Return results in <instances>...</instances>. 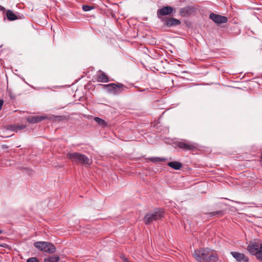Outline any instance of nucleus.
<instances>
[{
  "label": "nucleus",
  "mask_w": 262,
  "mask_h": 262,
  "mask_svg": "<svg viewBox=\"0 0 262 262\" xmlns=\"http://www.w3.org/2000/svg\"><path fill=\"white\" fill-rule=\"evenodd\" d=\"M193 256L198 262H217L218 254L208 248L195 250Z\"/></svg>",
  "instance_id": "f257e3e1"
},
{
  "label": "nucleus",
  "mask_w": 262,
  "mask_h": 262,
  "mask_svg": "<svg viewBox=\"0 0 262 262\" xmlns=\"http://www.w3.org/2000/svg\"><path fill=\"white\" fill-rule=\"evenodd\" d=\"M67 158L76 164H81L84 165H91L92 163V160L87 156L77 152H69L67 155Z\"/></svg>",
  "instance_id": "f03ea898"
},
{
  "label": "nucleus",
  "mask_w": 262,
  "mask_h": 262,
  "mask_svg": "<svg viewBox=\"0 0 262 262\" xmlns=\"http://www.w3.org/2000/svg\"><path fill=\"white\" fill-rule=\"evenodd\" d=\"M110 94L118 95L124 91L127 87L121 83H111L107 84H100Z\"/></svg>",
  "instance_id": "7ed1b4c3"
},
{
  "label": "nucleus",
  "mask_w": 262,
  "mask_h": 262,
  "mask_svg": "<svg viewBox=\"0 0 262 262\" xmlns=\"http://www.w3.org/2000/svg\"><path fill=\"white\" fill-rule=\"evenodd\" d=\"M164 211L162 209H156L154 212H149L145 214L144 221L146 225L151 223L153 221H156L161 219L164 216Z\"/></svg>",
  "instance_id": "20e7f679"
},
{
  "label": "nucleus",
  "mask_w": 262,
  "mask_h": 262,
  "mask_svg": "<svg viewBox=\"0 0 262 262\" xmlns=\"http://www.w3.org/2000/svg\"><path fill=\"white\" fill-rule=\"evenodd\" d=\"M34 246L41 251L52 254L55 252L56 247L51 243L47 242H37L34 244Z\"/></svg>",
  "instance_id": "39448f33"
},
{
  "label": "nucleus",
  "mask_w": 262,
  "mask_h": 262,
  "mask_svg": "<svg viewBox=\"0 0 262 262\" xmlns=\"http://www.w3.org/2000/svg\"><path fill=\"white\" fill-rule=\"evenodd\" d=\"M176 145L184 151L193 150L198 148L197 144L187 140L178 141Z\"/></svg>",
  "instance_id": "423d86ee"
},
{
  "label": "nucleus",
  "mask_w": 262,
  "mask_h": 262,
  "mask_svg": "<svg viewBox=\"0 0 262 262\" xmlns=\"http://www.w3.org/2000/svg\"><path fill=\"white\" fill-rule=\"evenodd\" d=\"M261 248H262V245L258 241L251 242L247 247L249 252L251 254L255 255L256 257Z\"/></svg>",
  "instance_id": "0eeeda50"
},
{
  "label": "nucleus",
  "mask_w": 262,
  "mask_h": 262,
  "mask_svg": "<svg viewBox=\"0 0 262 262\" xmlns=\"http://www.w3.org/2000/svg\"><path fill=\"white\" fill-rule=\"evenodd\" d=\"M164 27L172 28L178 26L181 24V21L179 19L172 17H165L161 21Z\"/></svg>",
  "instance_id": "6e6552de"
},
{
  "label": "nucleus",
  "mask_w": 262,
  "mask_h": 262,
  "mask_svg": "<svg viewBox=\"0 0 262 262\" xmlns=\"http://www.w3.org/2000/svg\"><path fill=\"white\" fill-rule=\"evenodd\" d=\"M173 9L171 6H165L158 9L157 11V17L162 21V19L165 18V15H170L172 13Z\"/></svg>",
  "instance_id": "1a4fd4ad"
},
{
  "label": "nucleus",
  "mask_w": 262,
  "mask_h": 262,
  "mask_svg": "<svg viewBox=\"0 0 262 262\" xmlns=\"http://www.w3.org/2000/svg\"><path fill=\"white\" fill-rule=\"evenodd\" d=\"M209 17L213 22L217 25L226 23L228 21L227 17L222 16L214 13H211L209 14Z\"/></svg>",
  "instance_id": "9d476101"
},
{
  "label": "nucleus",
  "mask_w": 262,
  "mask_h": 262,
  "mask_svg": "<svg viewBox=\"0 0 262 262\" xmlns=\"http://www.w3.org/2000/svg\"><path fill=\"white\" fill-rule=\"evenodd\" d=\"M0 10L3 12L4 15H6V17L9 21H13L18 19V17L16 15V14L14 13L11 10H7L6 11V13H5V11L6 10L5 8L0 5Z\"/></svg>",
  "instance_id": "9b49d317"
},
{
  "label": "nucleus",
  "mask_w": 262,
  "mask_h": 262,
  "mask_svg": "<svg viewBox=\"0 0 262 262\" xmlns=\"http://www.w3.org/2000/svg\"><path fill=\"white\" fill-rule=\"evenodd\" d=\"M195 11V8L192 6H187L181 9L180 14L183 17H187L191 15Z\"/></svg>",
  "instance_id": "f8f14e48"
},
{
  "label": "nucleus",
  "mask_w": 262,
  "mask_h": 262,
  "mask_svg": "<svg viewBox=\"0 0 262 262\" xmlns=\"http://www.w3.org/2000/svg\"><path fill=\"white\" fill-rule=\"evenodd\" d=\"M232 256L238 262L244 261L248 262L249 258L244 254L241 253L237 252H231Z\"/></svg>",
  "instance_id": "ddd939ff"
},
{
  "label": "nucleus",
  "mask_w": 262,
  "mask_h": 262,
  "mask_svg": "<svg viewBox=\"0 0 262 262\" xmlns=\"http://www.w3.org/2000/svg\"><path fill=\"white\" fill-rule=\"evenodd\" d=\"M46 118V117L39 116H29L26 118V120L30 123H36L43 121Z\"/></svg>",
  "instance_id": "4468645a"
},
{
  "label": "nucleus",
  "mask_w": 262,
  "mask_h": 262,
  "mask_svg": "<svg viewBox=\"0 0 262 262\" xmlns=\"http://www.w3.org/2000/svg\"><path fill=\"white\" fill-rule=\"evenodd\" d=\"M96 80L98 82H108L110 79L104 73L101 72L96 76Z\"/></svg>",
  "instance_id": "2eb2a0df"
},
{
  "label": "nucleus",
  "mask_w": 262,
  "mask_h": 262,
  "mask_svg": "<svg viewBox=\"0 0 262 262\" xmlns=\"http://www.w3.org/2000/svg\"><path fill=\"white\" fill-rule=\"evenodd\" d=\"M167 165L175 170H179L182 167V164L178 161L170 162Z\"/></svg>",
  "instance_id": "dca6fc26"
},
{
  "label": "nucleus",
  "mask_w": 262,
  "mask_h": 262,
  "mask_svg": "<svg viewBox=\"0 0 262 262\" xmlns=\"http://www.w3.org/2000/svg\"><path fill=\"white\" fill-rule=\"evenodd\" d=\"M27 127V125H23V124H14V125H11L10 126L9 129H10L11 130L17 133V132L24 129L26 128Z\"/></svg>",
  "instance_id": "f3484780"
},
{
  "label": "nucleus",
  "mask_w": 262,
  "mask_h": 262,
  "mask_svg": "<svg viewBox=\"0 0 262 262\" xmlns=\"http://www.w3.org/2000/svg\"><path fill=\"white\" fill-rule=\"evenodd\" d=\"M94 121L99 125L100 126L102 127H107L108 123L105 120L100 118L96 117L94 118Z\"/></svg>",
  "instance_id": "a211bd4d"
},
{
  "label": "nucleus",
  "mask_w": 262,
  "mask_h": 262,
  "mask_svg": "<svg viewBox=\"0 0 262 262\" xmlns=\"http://www.w3.org/2000/svg\"><path fill=\"white\" fill-rule=\"evenodd\" d=\"M60 259L59 256L58 255L50 256L43 259L44 262H58Z\"/></svg>",
  "instance_id": "6ab92c4d"
},
{
  "label": "nucleus",
  "mask_w": 262,
  "mask_h": 262,
  "mask_svg": "<svg viewBox=\"0 0 262 262\" xmlns=\"http://www.w3.org/2000/svg\"><path fill=\"white\" fill-rule=\"evenodd\" d=\"M148 159L151 162L155 163L163 162L165 161L166 160L165 158L160 157H151L148 158Z\"/></svg>",
  "instance_id": "aec40b11"
},
{
  "label": "nucleus",
  "mask_w": 262,
  "mask_h": 262,
  "mask_svg": "<svg viewBox=\"0 0 262 262\" xmlns=\"http://www.w3.org/2000/svg\"><path fill=\"white\" fill-rule=\"evenodd\" d=\"M210 216H222L224 215V211L222 210H219L216 211L211 212L208 213Z\"/></svg>",
  "instance_id": "412c9836"
},
{
  "label": "nucleus",
  "mask_w": 262,
  "mask_h": 262,
  "mask_svg": "<svg viewBox=\"0 0 262 262\" xmlns=\"http://www.w3.org/2000/svg\"><path fill=\"white\" fill-rule=\"evenodd\" d=\"M7 93L11 99H14L15 98V95L13 93L11 89L7 88Z\"/></svg>",
  "instance_id": "4be33fe9"
},
{
  "label": "nucleus",
  "mask_w": 262,
  "mask_h": 262,
  "mask_svg": "<svg viewBox=\"0 0 262 262\" xmlns=\"http://www.w3.org/2000/svg\"><path fill=\"white\" fill-rule=\"evenodd\" d=\"M94 9V7H92L91 6H89V5H83L82 6V10L84 11H89L92 9Z\"/></svg>",
  "instance_id": "5701e85b"
},
{
  "label": "nucleus",
  "mask_w": 262,
  "mask_h": 262,
  "mask_svg": "<svg viewBox=\"0 0 262 262\" xmlns=\"http://www.w3.org/2000/svg\"><path fill=\"white\" fill-rule=\"evenodd\" d=\"M27 262H39L36 257H31L29 258Z\"/></svg>",
  "instance_id": "b1692460"
},
{
  "label": "nucleus",
  "mask_w": 262,
  "mask_h": 262,
  "mask_svg": "<svg viewBox=\"0 0 262 262\" xmlns=\"http://www.w3.org/2000/svg\"><path fill=\"white\" fill-rule=\"evenodd\" d=\"M55 118L58 120H63L64 117L63 116H56L55 117Z\"/></svg>",
  "instance_id": "393cba45"
},
{
  "label": "nucleus",
  "mask_w": 262,
  "mask_h": 262,
  "mask_svg": "<svg viewBox=\"0 0 262 262\" xmlns=\"http://www.w3.org/2000/svg\"><path fill=\"white\" fill-rule=\"evenodd\" d=\"M3 104L4 101L3 100H0V111L2 110Z\"/></svg>",
  "instance_id": "a878e982"
},
{
  "label": "nucleus",
  "mask_w": 262,
  "mask_h": 262,
  "mask_svg": "<svg viewBox=\"0 0 262 262\" xmlns=\"http://www.w3.org/2000/svg\"><path fill=\"white\" fill-rule=\"evenodd\" d=\"M3 232L2 230H0V234H1Z\"/></svg>",
  "instance_id": "bb28decb"
}]
</instances>
